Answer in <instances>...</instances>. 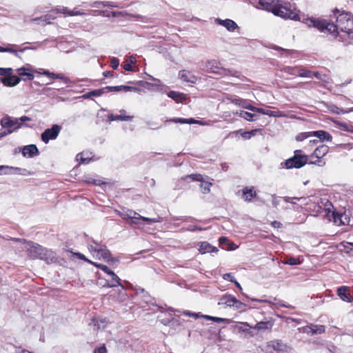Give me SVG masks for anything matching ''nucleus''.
<instances>
[{
    "mask_svg": "<svg viewBox=\"0 0 353 353\" xmlns=\"http://www.w3.org/2000/svg\"><path fill=\"white\" fill-rule=\"evenodd\" d=\"M227 99L229 100L231 103L235 104L236 105L240 106L245 109H248L251 111V108H253V105L249 104L248 101L241 99L239 97H227Z\"/></svg>",
    "mask_w": 353,
    "mask_h": 353,
    "instance_id": "dca6fc26",
    "label": "nucleus"
},
{
    "mask_svg": "<svg viewBox=\"0 0 353 353\" xmlns=\"http://www.w3.org/2000/svg\"><path fill=\"white\" fill-rule=\"evenodd\" d=\"M119 65V61L117 58L113 57L111 59L110 65L112 68L117 69Z\"/></svg>",
    "mask_w": 353,
    "mask_h": 353,
    "instance_id": "603ef678",
    "label": "nucleus"
},
{
    "mask_svg": "<svg viewBox=\"0 0 353 353\" xmlns=\"http://www.w3.org/2000/svg\"><path fill=\"white\" fill-rule=\"evenodd\" d=\"M267 347L269 349H272L277 353H289L291 350L290 346L282 343L279 340H273L267 343Z\"/></svg>",
    "mask_w": 353,
    "mask_h": 353,
    "instance_id": "9d476101",
    "label": "nucleus"
},
{
    "mask_svg": "<svg viewBox=\"0 0 353 353\" xmlns=\"http://www.w3.org/2000/svg\"><path fill=\"white\" fill-rule=\"evenodd\" d=\"M279 3V0H259V4L262 8L272 13H274Z\"/></svg>",
    "mask_w": 353,
    "mask_h": 353,
    "instance_id": "2eb2a0df",
    "label": "nucleus"
},
{
    "mask_svg": "<svg viewBox=\"0 0 353 353\" xmlns=\"http://www.w3.org/2000/svg\"><path fill=\"white\" fill-rule=\"evenodd\" d=\"M108 276H110V278L106 279V283L103 286L114 288L121 285L119 277L114 272Z\"/></svg>",
    "mask_w": 353,
    "mask_h": 353,
    "instance_id": "393cba45",
    "label": "nucleus"
},
{
    "mask_svg": "<svg viewBox=\"0 0 353 353\" xmlns=\"http://www.w3.org/2000/svg\"><path fill=\"white\" fill-rule=\"evenodd\" d=\"M83 153L78 154L77 156V158L78 160H80L81 163H87L90 161V159L88 158H84Z\"/></svg>",
    "mask_w": 353,
    "mask_h": 353,
    "instance_id": "5fc2aeb1",
    "label": "nucleus"
},
{
    "mask_svg": "<svg viewBox=\"0 0 353 353\" xmlns=\"http://www.w3.org/2000/svg\"><path fill=\"white\" fill-rule=\"evenodd\" d=\"M241 324L244 327H249V328H252L257 330H271L273 325L272 323L270 321H260L257 323L254 326L250 325L248 323H241Z\"/></svg>",
    "mask_w": 353,
    "mask_h": 353,
    "instance_id": "f3484780",
    "label": "nucleus"
},
{
    "mask_svg": "<svg viewBox=\"0 0 353 353\" xmlns=\"http://www.w3.org/2000/svg\"><path fill=\"white\" fill-rule=\"evenodd\" d=\"M274 48L277 50H281L283 53L286 54V55L291 54L292 53H293L292 50H285L281 48V47L276 46Z\"/></svg>",
    "mask_w": 353,
    "mask_h": 353,
    "instance_id": "bf43d9fd",
    "label": "nucleus"
},
{
    "mask_svg": "<svg viewBox=\"0 0 353 353\" xmlns=\"http://www.w3.org/2000/svg\"><path fill=\"white\" fill-rule=\"evenodd\" d=\"M94 353H108L106 347L105 345H102L94 350Z\"/></svg>",
    "mask_w": 353,
    "mask_h": 353,
    "instance_id": "6e6d98bb",
    "label": "nucleus"
},
{
    "mask_svg": "<svg viewBox=\"0 0 353 353\" xmlns=\"http://www.w3.org/2000/svg\"><path fill=\"white\" fill-rule=\"evenodd\" d=\"M23 248L26 250L28 256L32 259H39L43 249L41 245L33 241H28Z\"/></svg>",
    "mask_w": 353,
    "mask_h": 353,
    "instance_id": "6e6552de",
    "label": "nucleus"
},
{
    "mask_svg": "<svg viewBox=\"0 0 353 353\" xmlns=\"http://www.w3.org/2000/svg\"><path fill=\"white\" fill-rule=\"evenodd\" d=\"M105 89L104 92L108 93L109 92H120L121 91V85L117 86H106L103 88Z\"/></svg>",
    "mask_w": 353,
    "mask_h": 353,
    "instance_id": "37998d69",
    "label": "nucleus"
},
{
    "mask_svg": "<svg viewBox=\"0 0 353 353\" xmlns=\"http://www.w3.org/2000/svg\"><path fill=\"white\" fill-rule=\"evenodd\" d=\"M245 306V304L241 302L238 299H236V301H234V304L233 305V307L238 309V310H243V307Z\"/></svg>",
    "mask_w": 353,
    "mask_h": 353,
    "instance_id": "8fccbe9b",
    "label": "nucleus"
},
{
    "mask_svg": "<svg viewBox=\"0 0 353 353\" xmlns=\"http://www.w3.org/2000/svg\"><path fill=\"white\" fill-rule=\"evenodd\" d=\"M312 135L319 138L321 141L332 140V136L328 132L323 130H317L312 132Z\"/></svg>",
    "mask_w": 353,
    "mask_h": 353,
    "instance_id": "2f4dec72",
    "label": "nucleus"
},
{
    "mask_svg": "<svg viewBox=\"0 0 353 353\" xmlns=\"http://www.w3.org/2000/svg\"><path fill=\"white\" fill-rule=\"evenodd\" d=\"M234 301H236V298L234 296L231 294H225L221 299L219 304L225 305L228 307H233Z\"/></svg>",
    "mask_w": 353,
    "mask_h": 353,
    "instance_id": "c756f323",
    "label": "nucleus"
},
{
    "mask_svg": "<svg viewBox=\"0 0 353 353\" xmlns=\"http://www.w3.org/2000/svg\"><path fill=\"white\" fill-rule=\"evenodd\" d=\"M211 249V245L208 242H202L199 246V252L201 254L210 253V250Z\"/></svg>",
    "mask_w": 353,
    "mask_h": 353,
    "instance_id": "e433bc0d",
    "label": "nucleus"
},
{
    "mask_svg": "<svg viewBox=\"0 0 353 353\" xmlns=\"http://www.w3.org/2000/svg\"><path fill=\"white\" fill-rule=\"evenodd\" d=\"M88 249L94 259L103 260L110 264H114L119 261V259L111 257L110 252L105 245L94 240L88 243Z\"/></svg>",
    "mask_w": 353,
    "mask_h": 353,
    "instance_id": "f03ea898",
    "label": "nucleus"
},
{
    "mask_svg": "<svg viewBox=\"0 0 353 353\" xmlns=\"http://www.w3.org/2000/svg\"><path fill=\"white\" fill-rule=\"evenodd\" d=\"M273 14L285 19L299 20L298 14L291 9L288 8L286 6H282L280 3L278 4Z\"/></svg>",
    "mask_w": 353,
    "mask_h": 353,
    "instance_id": "0eeeda50",
    "label": "nucleus"
},
{
    "mask_svg": "<svg viewBox=\"0 0 353 353\" xmlns=\"http://www.w3.org/2000/svg\"><path fill=\"white\" fill-rule=\"evenodd\" d=\"M206 72L219 75H232V71L221 66L220 62L212 59L204 63Z\"/></svg>",
    "mask_w": 353,
    "mask_h": 353,
    "instance_id": "39448f33",
    "label": "nucleus"
},
{
    "mask_svg": "<svg viewBox=\"0 0 353 353\" xmlns=\"http://www.w3.org/2000/svg\"><path fill=\"white\" fill-rule=\"evenodd\" d=\"M64 250H65V252H70L73 256H77L79 259H81V260H83L84 261H86L87 263H90V264H92V263H93V261H92L90 259H88V258H86L85 256L83 255V254H81L80 252H74L72 251V249L69 248L68 246H66L64 248Z\"/></svg>",
    "mask_w": 353,
    "mask_h": 353,
    "instance_id": "c9c22d12",
    "label": "nucleus"
},
{
    "mask_svg": "<svg viewBox=\"0 0 353 353\" xmlns=\"http://www.w3.org/2000/svg\"><path fill=\"white\" fill-rule=\"evenodd\" d=\"M13 72V70L11 68H0V76L11 75Z\"/></svg>",
    "mask_w": 353,
    "mask_h": 353,
    "instance_id": "c03bdc74",
    "label": "nucleus"
},
{
    "mask_svg": "<svg viewBox=\"0 0 353 353\" xmlns=\"http://www.w3.org/2000/svg\"><path fill=\"white\" fill-rule=\"evenodd\" d=\"M309 27H314L321 32H328L335 37L338 30L347 34L350 39H353V14L348 12H342L336 16V24L326 20H318L307 18L303 21Z\"/></svg>",
    "mask_w": 353,
    "mask_h": 353,
    "instance_id": "f257e3e1",
    "label": "nucleus"
},
{
    "mask_svg": "<svg viewBox=\"0 0 353 353\" xmlns=\"http://www.w3.org/2000/svg\"><path fill=\"white\" fill-rule=\"evenodd\" d=\"M307 160V156L303 154L301 150H296L294 152V156L285 160L284 164L286 169H299L303 167Z\"/></svg>",
    "mask_w": 353,
    "mask_h": 353,
    "instance_id": "20e7f679",
    "label": "nucleus"
},
{
    "mask_svg": "<svg viewBox=\"0 0 353 353\" xmlns=\"http://www.w3.org/2000/svg\"><path fill=\"white\" fill-rule=\"evenodd\" d=\"M312 163L318 165L319 166H323L325 164V162L323 161L321 159H317V160L312 162Z\"/></svg>",
    "mask_w": 353,
    "mask_h": 353,
    "instance_id": "680f3d73",
    "label": "nucleus"
},
{
    "mask_svg": "<svg viewBox=\"0 0 353 353\" xmlns=\"http://www.w3.org/2000/svg\"><path fill=\"white\" fill-rule=\"evenodd\" d=\"M251 111L258 112L262 114L268 115L271 117H286L287 115L281 111H271L255 106L251 108Z\"/></svg>",
    "mask_w": 353,
    "mask_h": 353,
    "instance_id": "ddd939ff",
    "label": "nucleus"
},
{
    "mask_svg": "<svg viewBox=\"0 0 353 353\" xmlns=\"http://www.w3.org/2000/svg\"><path fill=\"white\" fill-rule=\"evenodd\" d=\"M241 136L245 139H250L251 138L250 135L249 134V131L244 132L242 133Z\"/></svg>",
    "mask_w": 353,
    "mask_h": 353,
    "instance_id": "338daca9",
    "label": "nucleus"
},
{
    "mask_svg": "<svg viewBox=\"0 0 353 353\" xmlns=\"http://www.w3.org/2000/svg\"><path fill=\"white\" fill-rule=\"evenodd\" d=\"M1 125L3 128L7 130V132L5 131L0 135V137H3L20 128V121L17 118L14 119L6 116L1 119Z\"/></svg>",
    "mask_w": 353,
    "mask_h": 353,
    "instance_id": "423d86ee",
    "label": "nucleus"
},
{
    "mask_svg": "<svg viewBox=\"0 0 353 353\" xmlns=\"http://www.w3.org/2000/svg\"><path fill=\"white\" fill-rule=\"evenodd\" d=\"M311 136H312V132H302V133L299 134L296 137V140L297 141H302L304 139L310 137Z\"/></svg>",
    "mask_w": 353,
    "mask_h": 353,
    "instance_id": "79ce46f5",
    "label": "nucleus"
},
{
    "mask_svg": "<svg viewBox=\"0 0 353 353\" xmlns=\"http://www.w3.org/2000/svg\"><path fill=\"white\" fill-rule=\"evenodd\" d=\"M40 74H43L46 76H48L52 79H62V80H64L65 81H67L68 79L64 77L62 74H55L54 72H49L48 70H43V69H40V71L38 72Z\"/></svg>",
    "mask_w": 353,
    "mask_h": 353,
    "instance_id": "72a5a7b5",
    "label": "nucleus"
},
{
    "mask_svg": "<svg viewBox=\"0 0 353 353\" xmlns=\"http://www.w3.org/2000/svg\"><path fill=\"white\" fill-rule=\"evenodd\" d=\"M18 46L15 44H8L7 47L3 48L0 46V52H10L14 54L16 57H19L18 52H23L29 48H24L23 49L17 50Z\"/></svg>",
    "mask_w": 353,
    "mask_h": 353,
    "instance_id": "4be33fe9",
    "label": "nucleus"
},
{
    "mask_svg": "<svg viewBox=\"0 0 353 353\" xmlns=\"http://www.w3.org/2000/svg\"><path fill=\"white\" fill-rule=\"evenodd\" d=\"M188 124H199L201 125H205V123L203 121H199V120H195L194 119H192V118L188 119Z\"/></svg>",
    "mask_w": 353,
    "mask_h": 353,
    "instance_id": "864d4df0",
    "label": "nucleus"
},
{
    "mask_svg": "<svg viewBox=\"0 0 353 353\" xmlns=\"http://www.w3.org/2000/svg\"><path fill=\"white\" fill-rule=\"evenodd\" d=\"M236 114L248 121H254L258 120L259 118V117L256 114L250 113L243 110H241L239 112H236Z\"/></svg>",
    "mask_w": 353,
    "mask_h": 353,
    "instance_id": "473e14b6",
    "label": "nucleus"
},
{
    "mask_svg": "<svg viewBox=\"0 0 353 353\" xmlns=\"http://www.w3.org/2000/svg\"><path fill=\"white\" fill-rule=\"evenodd\" d=\"M123 69L126 71H131L132 70V64L129 63H125L123 65Z\"/></svg>",
    "mask_w": 353,
    "mask_h": 353,
    "instance_id": "69168bd1",
    "label": "nucleus"
},
{
    "mask_svg": "<svg viewBox=\"0 0 353 353\" xmlns=\"http://www.w3.org/2000/svg\"><path fill=\"white\" fill-rule=\"evenodd\" d=\"M183 314L188 316H192L194 318H198L200 316V313H193L189 311L183 312Z\"/></svg>",
    "mask_w": 353,
    "mask_h": 353,
    "instance_id": "4d7b16f0",
    "label": "nucleus"
},
{
    "mask_svg": "<svg viewBox=\"0 0 353 353\" xmlns=\"http://www.w3.org/2000/svg\"><path fill=\"white\" fill-rule=\"evenodd\" d=\"M348 291V287L341 286L337 289V294L343 301L351 303L352 302V298Z\"/></svg>",
    "mask_w": 353,
    "mask_h": 353,
    "instance_id": "412c9836",
    "label": "nucleus"
},
{
    "mask_svg": "<svg viewBox=\"0 0 353 353\" xmlns=\"http://www.w3.org/2000/svg\"><path fill=\"white\" fill-rule=\"evenodd\" d=\"M17 72L21 78L26 77L28 80H32L34 77L30 67L23 66L17 69Z\"/></svg>",
    "mask_w": 353,
    "mask_h": 353,
    "instance_id": "b1692460",
    "label": "nucleus"
},
{
    "mask_svg": "<svg viewBox=\"0 0 353 353\" xmlns=\"http://www.w3.org/2000/svg\"><path fill=\"white\" fill-rule=\"evenodd\" d=\"M57 10L60 12H62L63 14H67L70 16H76V15H80L82 13L79 11H69L67 8L63 7L59 9H57Z\"/></svg>",
    "mask_w": 353,
    "mask_h": 353,
    "instance_id": "a19ab883",
    "label": "nucleus"
},
{
    "mask_svg": "<svg viewBox=\"0 0 353 353\" xmlns=\"http://www.w3.org/2000/svg\"><path fill=\"white\" fill-rule=\"evenodd\" d=\"M104 90H105V89H103V88L97 89V90H94L91 92L84 94L82 96V97L83 99H90L92 97H99V96L105 94Z\"/></svg>",
    "mask_w": 353,
    "mask_h": 353,
    "instance_id": "f704fd0d",
    "label": "nucleus"
},
{
    "mask_svg": "<svg viewBox=\"0 0 353 353\" xmlns=\"http://www.w3.org/2000/svg\"><path fill=\"white\" fill-rule=\"evenodd\" d=\"M223 277L225 280H229L231 282H233L235 279L231 273H226L223 275Z\"/></svg>",
    "mask_w": 353,
    "mask_h": 353,
    "instance_id": "13d9d810",
    "label": "nucleus"
},
{
    "mask_svg": "<svg viewBox=\"0 0 353 353\" xmlns=\"http://www.w3.org/2000/svg\"><path fill=\"white\" fill-rule=\"evenodd\" d=\"M168 96L175 101L176 103L183 102L187 99L186 94L175 91L169 92Z\"/></svg>",
    "mask_w": 353,
    "mask_h": 353,
    "instance_id": "c85d7f7f",
    "label": "nucleus"
},
{
    "mask_svg": "<svg viewBox=\"0 0 353 353\" xmlns=\"http://www.w3.org/2000/svg\"><path fill=\"white\" fill-rule=\"evenodd\" d=\"M169 121L173 123H179L183 124H188V119H181V118H174L170 119Z\"/></svg>",
    "mask_w": 353,
    "mask_h": 353,
    "instance_id": "09e8293b",
    "label": "nucleus"
},
{
    "mask_svg": "<svg viewBox=\"0 0 353 353\" xmlns=\"http://www.w3.org/2000/svg\"><path fill=\"white\" fill-rule=\"evenodd\" d=\"M61 129V128L59 125H53L50 128L45 130V131L41 134V140L45 143H48L50 140L55 139L58 137Z\"/></svg>",
    "mask_w": 353,
    "mask_h": 353,
    "instance_id": "1a4fd4ad",
    "label": "nucleus"
},
{
    "mask_svg": "<svg viewBox=\"0 0 353 353\" xmlns=\"http://www.w3.org/2000/svg\"><path fill=\"white\" fill-rule=\"evenodd\" d=\"M41 260L45 261L47 263H56L57 257L54 252L43 248L41 254L39 256Z\"/></svg>",
    "mask_w": 353,
    "mask_h": 353,
    "instance_id": "f8f14e48",
    "label": "nucleus"
},
{
    "mask_svg": "<svg viewBox=\"0 0 353 353\" xmlns=\"http://www.w3.org/2000/svg\"><path fill=\"white\" fill-rule=\"evenodd\" d=\"M11 239L14 241L20 242V243L24 244V246L26 245V243L28 242L25 239L12 238Z\"/></svg>",
    "mask_w": 353,
    "mask_h": 353,
    "instance_id": "0e129e2a",
    "label": "nucleus"
},
{
    "mask_svg": "<svg viewBox=\"0 0 353 353\" xmlns=\"http://www.w3.org/2000/svg\"><path fill=\"white\" fill-rule=\"evenodd\" d=\"M121 217L123 219L130 221V223L135 225H150L154 223H160L163 221V219L159 216L155 218H147L141 216L139 214L133 210H128L126 212L122 213Z\"/></svg>",
    "mask_w": 353,
    "mask_h": 353,
    "instance_id": "7ed1b4c3",
    "label": "nucleus"
},
{
    "mask_svg": "<svg viewBox=\"0 0 353 353\" xmlns=\"http://www.w3.org/2000/svg\"><path fill=\"white\" fill-rule=\"evenodd\" d=\"M330 110L331 112L338 114H345V112H344L345 110L338 108L337 106H336L334 105H331L330 108Z\"/></svg>",
    "mask_w": 353,
    "mask_h": 353,
    "instance_id": "49530a36",
    "label": "nucleus"
},
{
    "mask_svg": "<svg viewBox=\"0 0 353 353\" xmlns=\"http://www.w3.org/2000/svg\"><path fill=\"white\" fill-rule=\"evenodd\" d=\"M212 321H214V322H216V323H229L230 322V319H223V318H219V317H215V316H213Z\"/></svg>",
    "mask_w": 353,
    "mask_h": 353,
    "instance_id": "3c124183",
    "label": "nucleus"
},
{
    "mask_svg": "<svg viewBox=\"0 0 353 353\" xmlns=\"http://www.w3.org/2000/svg\"><path fill=\"white\" fill-rule=\"evenodd\" d=\"M121 91H124V92H130V91L137 92V91H139V89L137 88L136 87H132V86L121 85Z\"/></svg>",
    "mask_w": 353,
    "mask_h": 353,
    "instance_id": "de8ad7c7",
    "label": "nucleus"
},
{
    "mask_svg": "<svg viewBox=\"0 0 353 353\" xmlns=\"http://www.w3.org/2000/svg\"><path fill=\"white\" fill-rule=\"evenodd\" d=\"M191 178L193 181L201 182L200 188L203 190V194H207L210 190L211 183L203 181V176L201 174H191L187 176Z\"/></svg>",
    "mask_w": 353,
    "mask_h": 353,
    "instance_id": "4468645a",
    "label": "nucleus"
},
{
    "mask_svg": "<svg viewBox=\"0 0 353 353\" xmlns=\"http://www.w3.org/2000/svg\"><path fill=\"white\" fill-rule=\"evenodd\" d=\"M242 198L245 201H251L252 199L256 196V193L254 190V188H245L243 190Z\"/></svg>",
    "mask_w": 353,
    "mask_h": 353,
    "instance_id": "cd10ccee",
    "label": "nucleus"
},
{
    "mask_svg": "<svg viewBox=\"0 0 353 353\" xmlns=\"http://www.w3.org/2000/svg\"><path fill=\"white\" fill-rule=\"evenodd\" d=\"M216 23L219 25L224 26L228 31L232 32L234 30H236L238 28L237 24L232 19H216Z\"/></svg>",
    "mask_w": 353,
    "mask_h": 353,
    "instance_id": "6ab92c4d",
    "label": "nucleus"
},
{
    "mask_svg": "<svg viewBox=\"0 0 353 353\" xmlns=\"http://www.w3.org/2000/svg\"><path fill=\"white\" fill-rule=\"evenodd\" d=\"M344 128H345V130L347 132H350L351 133H353V126L352 125H344Z\"/></svg>",
    "mask_w": 353,
    "mask_h": 353,
    "instance_id": "774afa93",
    "label": "nucleus"
},
{
    "mask_svg": "<svg viewBox=\"0 0 353 353\" xmlns=\"http://www.w3.org/2000/svg\"><path fill=\"white\" fill-rule=\"evenodd\" d=\"M285 263L287 264L291 265H299L301 263L299 259L294 258V257H291V258L288 259Z\"/></svg>",
    "mask_w": 353,
    "mask_h": 353,
    "instance_id": "a18cd8bd",
    "label": "nucleus"
},
{
    "mask_svg": "<svg viewBox=\"0 0 353 353\" xmlns=\"http://www.w3.org/2000/svg\"><path fill=\"white\" fill-rule=\"evenodd\" d=\"M303 332L307 334H321L325 332V327L322 325L310 324V325L304 326L299 328Z\"/></svg>",
    "mask_w": 353,
    "mask_h": 353,
    "instance_id": "9b49d317",
    "label": "nucleus"
},
{
    "mask_svg": "<svg viewBox=\"0 0 353 353\" xmlns=\"http://www.w3.org/2000/svg\"><path fill=\"white\" fill-rule=\"evenodd\" d=\"M283 199L286 203H292V204H295V202L294 201L292 197L284 196V197H283Z\"/></svg>",
    "mask_w": 353,
    "mask_h": 353,
    "instance_id": "e2e57ef3",
    "label": "nucleus"
},
{
    "mask_svg": "<svg viewBox=\"0 0 353 353\" xmlns=\"http://www.w3.org/2000/svg\"><path fill=\"white\" fill-rule=\"evenodd\" d=\"M120 114L114 115V114H109L108 115V119L110 121H131L134 118L133 116H127L125 115V110H121Z\"/></svg>",
    "mask_w": 353,
    "mask_h": 353,
    "instance_id": "5701e85b",
    "label": "nucleus"
},
{
    "mask_svg": "<svg viewBox=\"0 0 353 353\" xmlns=\"http://www.w3.org/2000/svg\"><path fill=\"white\" fill-rule=\"evenodd\" d=\"M329 151L328 146L325 145H321L316 148L314 152L312 154V157H316V159H322Z\"/></svg>",
    "mask_w": 353,
    "mask_h": 353,
    "instance_id": "bb28decb",
    "label": "nucleus"
},
{
    "mask_svg": "<svg viewBox=\"0 0 353 353\" xmlns=\"http://www.w3.org/2000/svg\"><path fill=\"white\" fill-rule=\"evenodd\" d=\"M22 153L24 157H32L39 154V150L35 145H29L23 148Z\"/></svg>",
    "mask_w": 353,
    "mask_h": 353,
    "instance_id": "a878e982",
    "label": "nucleus"
},
{
    "mask_svg": "<svg viewBox=\"0 0 353 353\" xmlns=\"http://www.w3.org/2000/svg\"><path fill=\"white\" fill-rule=\"evenodd\" d=\"M92 6L99 8L102 7H114V6L110 1H95Z\"/></svg>",
    "mask_w": 353,
    "mask_h": 353,
    "instance_id": "ea45409f",
    "label": "nucleus"
},
{
    "mask_svg": "<svg viewBox=\"0 0 353 353\" xmlns=\"http://www.w3.org/2000/svg\"><path fill=\"white\" fill-rule=\"evenodd\" d=\"M179 78L183 81L195 83L196 81V77L192 74L190 71L188 70H181L179 72Z\"/></svg>",
    "mask_w": 353,
    "mask_h": 353,
    "instance_id": "aec40b11",
    "label": "nucleus"
},
{
    "mask_svg": "<svg viewBox=\"0 0 353 353\" xmlns=\"http://www.w3.org/2000/svg\"><path fill=\"white\" fill-rule=\"evenodd\" d=\"M294 70H297L299 76L302 77H311L312 72L305 68H295Z\"/></svg>",
    "mask_w": 353,
    "mask_h": 353,
    "instance_id": "4c0bfd02",
    "label": "nucleus"
},
{
    "mask_svg": "<svg viewBox=\"0 0 353 353\" xmlns=\"http://www.w3.org/2000/svg\"><path fill=\"white\" fill-rule=\"evenodd\" d=\"M8 77L0 79L4 85L13 87L17 85L21 81V79L15 75H7Z\"/></svg>",
    "mask_w": 353,
    "mask_h": 353,
    "instance_id": "a211bd4d",
    "label": "nucleus"
},
{
    "mask_svg": "<svg viewBox=\"0 0 353 353\" xmlns=\"http://www.w3.org/2000/svg\"><path fill=\"white\" fill-rule=\"evenodd\" d=\"M92 265L103 270L108 276L113 272L112 270H110L108 267L105 265L97 263L96 262L92 263Z\"/></svg>",
    "mask_w": 353,
    "mask_h": 353,
    "instance_id": "58836bf2",
    "label": "nucleus"
},
{
    "mask_svg": "<svg viewBox=\"0 0 353 353\" xmlns=\"http://www.w3.org/2000/svg\"><path fill=\"white\" fill-rule=\"evenodd\" d=\"M18 120L20 121V128H21L23 122L28 121H30L31 119L30 117H28L27 116H23V117L19 118Z\"/></svg>",
    "mask_w": 353,
    "mask_h": 353,
    "instance_id": "052dcab7",
    "label": "nucleus"
},
{
    "mask_svg": "<svg viewBox=\"0 0 353 353\" xmlns=\"http://www.w3.org/2000/svg\"><path fill=\"white\" fill-rule=\"evenodd\" d=\"M11 170L15 171L17 173L21 174H26V170H21L19 168L9 167L7 165H0V174L3 172V174H10Z\"/></svg>",
    "mask_w": 353,
    "mask_h": 353,
    "instance_id": "7c9ffc66",
    "label": "nucleus"
}]
</instances>
